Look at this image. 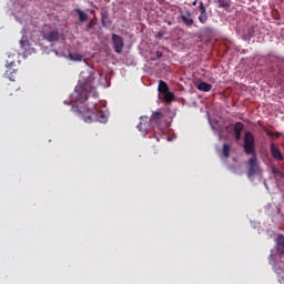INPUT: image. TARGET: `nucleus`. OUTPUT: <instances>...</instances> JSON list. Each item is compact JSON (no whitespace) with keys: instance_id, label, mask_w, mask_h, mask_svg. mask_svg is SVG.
<instances>
[{"instance_id":"f257e3e1","label":"nucleus","mask_w":284,"mask_h":284,"mask_svg":"<svg viewBox=\"0 0 284 284\" xmlns=\"http://www.w3.org/2000/svg\"><path fill=\"white\" fill-rule=\"evenodd\" d=\"M99 99L97 83H94V73L91 70H84L80 73V80L71 95L74 103H85L88 98Z\"/></svg>"},{"instance_id":"f03ea898","label":"nucleus","mask_w":284,"mask_h":284,"mask_svg":"<svg viewBox=\"0 0 284 284\" xmlns=\"http://www.w3.org/2000/svg\"><path fill=\"white\" fill-rule=\"evenodd\" d=\"M248 170H247V179L253 183L254 185H258L261 183L264 184V187L266 190H270V186H267V181L263 179V169H261V164H258V160L255 155H253L248 162Z\"/></svg>"},{"instance_id":"7ed1b4c3","label":"nucleus","mask_w":284,"mask_h":284,"mask_svg":"<svg viewBox=\"0 0 284 284\" xmlns=\"http://www.w3.org/2000/svg\"><path fill=\"white\" fill-rule=\"evenodd\" d=\"M140 119L141 122L138 124V130L142 132L143 136H148V128L154 130L155 128L161 126V119H163V113L159 111L153 112L149 120V125L148 123L143 122L148 121V116H141Z\"/></svg>"},{"instance_id":"20e7f679","label":"nucleus","mask_w":284,"mask_h":284,"mask_svg":"<svg viewBox=\"0 0 284 284\" xmlns=\"http://www.w3.org/2000/svg\"><path fill=\"white\" fill-rule=\"evenodd\" d=\"M80 116L85 123H94V121H98L99 123H108V115H105L103 111H97V101L92 102L91 108L87 109V115L80 113Z\"/></svg>"},{"instance_id":"39448f33","label":"nucleus","mask_w":284,"mask_h":284,"mask_svg":"<svg viewBox=\"0 0 284 284\" xmlns=\"http://www.w3.org/2000/svg\"><path fill=\"white\" fill-rule=\"evenodd\" d=\"M244 152L245 154H252V156H256L254 154L255 150H254V135L252 134V132H246L244 135Z\"/></svg>"},{"instance_id":"423d86ee","label":"nucleus","mask_w":284,"mask_h":284,"mask_svg":"<svg viewBox=\"0 0 284 284\" xmlns=\"http://www.w3.org/2000/svg\"><path fill=\"white\" fill-rule=\"evenodd\" d=\"M112 42H113V48H114V52L116 54H121L123 52V38L116 33H113L112 37Z\"/></svg>"},{"instance_id":"0eeeda50","label":"nucleus","mask_w":284,"mask_h":284,"mask_svg":"<svg viewBox=\"0 0 284 284\" xmlns=\"http://www.w3.org/2000/svg\"><path fill=\"white\" fill-rule=\"evenodd\" d=\"M43 39L49 41V43H54L61 39V33H59V30H52L48 33H43Z\"/></svg>"},{"instance_id":"6e6552de","label":"nucleus","mask_w":284,"mask_h":284,"mask_svg":"<svg viewBox=\"0 0 284 284\" xmlns=\"http://www.w3.org/2000/svg\"><path fill=\"white\" fill-rule=\"evenodd\" d=\"M271 154L275 161H283V153H281V150L274 143L271 144Z\"/></svg>"},{"instance_id":"1a4fd4ad","label":"nucleus","mask_w":284,"mask_h":284,"mask_svg":"<svg viewBox=\"0 0 284 284\" xmlns=\"http://www.w3.org/2000/svg\"><path fill=\"white\" fill-rule=\"evenodd\" d=\"M275 243H276V251L278 252V254H284V236L278 235L275 240Z\"/></svg>"},{"instance_id":"9d476101","label":"nucleus","mask_w":284,"mask_h":284,"mask_svg":"<svg viewBox=\"0 0 284 284\" xmlns=\"http://www.w3.org/2000/svg\"><path fill=\"white\" fill-rule=\"evenodd\" d=\"M181 19L185 26H194V19H192V13L190 11H187L185 14H182Z\"/></svg>"},{"instance_id":"9b49d317","label":"nucleus","mask_w":284,"mask_h":284,"mask_svg":"<svg viewBox=\"0 0 284 284\" xmlns=\"http://www.w3.org/2000/svg\"><path fill=\"white\" fill-rule=\"evenodd\" d=\"M158 91L160 92V94H165L166 92H170V88L168 87V83H165V81L160 80Z\"/></svg>"},{"instance_id":"f8f14e48","label":"nucleus","mask_w":284,"mask_h":284,"mask_svg":"<svg viewBox=\"0 0 284 284\" xmlns=\"http://www.w3.org/2000/svg\"><path fill=\"white\" fill-rule=\"evenodd\" d=\"M14 57H17V51H11L8 53V58L11 60H7L6 68H14Z\"/></svg>"},{"instance_id":"ddd939ff","label":"nucleus","mask_w":284,"mask_h":284,"mask_svg":"<svg viewBox=\"0 0 284 284\" xmlns=\"http://www.w3.org/2000/svg\"><path fill=\"white\" fill-rule=\"evenodd\" d=\"M274 270L278 276V283L284 284V273L283 268H281V265L275 264Z\"/></svg>"},{"instance_id":"4468645a","label":"nucleus","mask_w":284,"mask_h":284,"mask_svg":"<svg viewBox=\"0 0 284 284\" xmlns=\"http://www.w3.org/2000/svg\"><path fill=\"white\" fill-rule=\"evenodd\" d=\"M197 90H200L201 92H210V90H212V84L207 82H201L197 85Z\"/></svg>"},{"instance_id":"2eb2a0df","label":"nucleus","mask_w":284,"mask_h":284,"mask_svg":"<svg viewBox=\"0 0 284 284\" xmlns=\"http://www.w3.org/2000/svg\"><path fill=\"white\" fill-rule=\"evenodd\" d=\"M70 61H83V57L80 53H69Z\"/></svg>"},{"instance_id":"dca6fc26","label":"nucleus","mask_w":284,"mask_h":284,"mask_svg":"<svg viewBox=\"0 0 284 284\" xmlns=\"http://www.w3.org/2000/svg\"><path fill=\"white\" fill-rule=\"evenodd\" d=\"M165 103H172L174 100V93L166 91L163 93Z\"/></svg>"},{"instance_id":"f3484780","label":"nucleus","mask_w":284,"mask_h":284,"mask_svg":"<svg viewBox=\"0 0 284 284\" xmlns=\"http://www.w3.org/2000/svg\"><path fill=\"white\" fill-rule=\"evenodd\" d=\"M75 12L79 16V21H81L83 23V21H88V14L85 12H83L80 9H75Z\"/></svg>"},{"instance_id":"a211bd4d","label":"nucleus","mask_w":284,"mask_h":284,"mask_svg":"<svg viewBox=\"0 0 284 284\" xmlns=\"http://www.w3.org/2000/svg\"><path fill=\"white\" fill-rule=\"evenodd\" d=\"M211 128L217 134L219 141H223V129H217L214 124H211Z\"/></svg>"},{"instance_id":"6ab92c4d","label":"nucleus","mask_w":284,"mask_h":284,"mask_svg":"<svg viewBox=\"0 0 284 284\" xmlns=\"http://www.w3.org/2000/svg\"><path fill=\"white\" fill-rule=\"evenodd\" d=\"M244 124L242 122H236L234 125V134H241L243 132Z\"/></svg>"},{"instance_id":"aec40b11","label":"nucleus","mask_w":284,"mask_h":284,"mask_svg":"<svg viewBox=\"0 0 284 284\" xmlns=\"http://www.w3.org/2000/svg\"><path fill=\"white\" fill-rule=\"evenodd\" d=\"M222 154H223L224 159H230V144H227V143L223 144Z\"/></svg>"},{"instance_id":"412c9836","label":"nucleus","mask_w":284,"mask_h":284,"mask_svg":"<svg viewBox=\"0 0 284 284\" xmlns=\"http://www.w3.org/2000/svg\"><path fill=\"white\" fill-rule=\"evenodd\" d=\"M219 8H230V0H216Z\"/></svg>"},{"instance_id":"4be33fe9","label":"nucleus","mask_w":284,"mask_h":284,"mask_svg":"<svg viewBox=\"0 0 284 284\" xmlns=\"http://www.w3.org/2000/svg\"><path fill=\"white\" fill-rule=\"evenodd\" d=\"M199 21H200V23H206L207 22V13H200Z\"/></svg>"},{"instance_id":"5701e85b","label":"nucleus","mask_w":284,"mask_h":284,"mask_svg":"<svg viewBox=\"0 0 284 284\" xmlns=\"http://www.w3.org/2000/svg\"><path fill=\"white\" fill-rule=\"evenodd\" d=\"M200 12H201V14H203V13H207V11H206V9H205V4H203V2H200Z\"/></svg>"},{"instance_id":"b1692460","label":"nucleus","mask_w":284,"mask_h":284,"mask_svg":"<svg viewBox=\"0 0 284 284\" xmlns=\"http://www.w3.org/2000/svg\"><path fill=\"white\" fill-rule=\"evenodd\" d=\"M20 45H21V48H28L29 42L26 41V40H23V38H22V39L20 40Z\"/></svg>"},{"instance_id":"393cba45","label":"nucleus","mask_w":284,"mask_h":284,"mask_svg":"<svg viewBox=\"0 0 284 284\" xmlns=\"http://www.w3.org/2000/svg\"><path fill=\"white\" fill-rule=\"evenodd\" d=\"M273 172H274L275 174H277V176H281V179L284 178L283 172L278 171V169H274Z\"/></svg>"},{"instance_id":"a878e982","label":"nucleus","mask_w":284,"mask_h":284,"mask_svg":"<svg viewBox=\"0 0 284 284\" xmlns=\"http://www.w3.org/2000/svg\"><path fill=\"white\" fill-rule=\"evenodd\" d=\"M161 57H163V52L156 51V59H161Z\"/></svg>"},{"instance_id":"bb28decb","label":"nucleus","mask_w":284,"mask_h":284,"mask_svg":"<svg viewBox=\"0 0 284 284\" xmlns=\"http://www.w3.org/2000/svg\"><path fill=\"white\" fill-rule=\"evenodd\" d=\"M236 141H241V133H235Z\"/></svg>"},{"instance_id":"cd10ccee","label":"nucleus","mask_w":284,"mask_h":284,"mask_svg":"<svg viewBox=\"0 0 284 284\" xmlns=\"http://www.w3.org/2000/svg\"><path fill=\"white\" fill-rule=\"evenodd\" d=\"M196 1H197V0H194V1H193V6H196Z\"/></svg>"}]
</instances>
